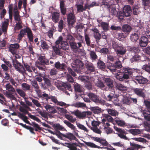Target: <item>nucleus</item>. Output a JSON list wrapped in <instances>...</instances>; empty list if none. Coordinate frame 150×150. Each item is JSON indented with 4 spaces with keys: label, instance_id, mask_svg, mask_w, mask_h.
Here are the masks:
<instances>
[{
    "label": "nucleus",
    "instance_id": "f257e3e1",
    "mask_svg": "<svg viewBox=\"0 0 150 150\" xmlns=\"http://www.w3.org/2000/svg\"><path fill=\"white\" fill-rule=\"evenodd\" d=\"M132 73L130 68H123L116 74L115 77L119 81H123L125 79H128Z\"/></svg>",
    "mask_w": 150,
    "mask_h": 150
},
{
    "label": "nucleus",
    "instance_id": "f03ea898",
    "mask_svg": "<svg viewBox=\"0 0 150 150\" xmlns=\"http://www.w3.org/2000/svg\"><path fill=\"white\" fill-rule=\"evenodd\" d=\"M112 46L115 50L117 56L119 57H122L127 52V49L125 47L118 45L116 42H113Z\"/></svg>",
    "mask_w": 150,
    "mask_h": 150
},
{
    "label": "nucleus",
    "instance_id": "7ed1b4c3",
    "mask_svg": "<svg viewBox=\"0 0 150 150\" xmlns=\"http://www.w3.org/2000/svg\"><path fill=\"white\" fill-rule=\"evenodd\" d=\"M51 133L56 134L58 137L62 140H65V138H67L70 140H74L77 141L78 139L74 135L70 133H68L66 134H64L61 133L60 132H50Z\"/></svg>",
    "mask_w": 150,
    "mask_h": 150
},
{
    "label": "nucleus",
    "instance_id": "20e7f679",
    "mask_svg": "<svg viewBox=\"0 0 150 150\" xmlns=\"http://www.w3.org/2000/svg\"><path fill=\"white\" fill-rule=\"evenodd\" d=\"M5 88L6 90L8 91L6 92V96L11 99L15 100L16 98L13 94L16 91L14 88L9 83H8L5 85Z\"/></svg>",
    "mask_w": 150,
    "mask_h": 150
},
{
    "label": "nucleus",
    "instance_id": "39448f33",
    "mask_svg": "<svg viewBox=\"0 0 150 150\" xmlns=\"http://www.w3.org/2000/svg\"><path fill=\"white\" fill-rule=\"evenodd\" d=\"M73 69L77 72H79L83 66L82 62L79 59H76L71 64Z\"/></svg>",
    "mask_w": 150,
    "mask_h": 150
},
{
    "label": "nucleus",
    "instance_id": "423d86ee",
    "mask_svg": "<svg viewBox=\"0 0 150 150\" xmlns=\"http://www.w3.org/2000/svg\"><path fill=\"white\" fill-rule=\"evenodd\" d=\"M12 63L13 67L17 71L22 74L25 73L26 70L23 66L17 60L12 59Z\"/></svg>",
    "mask_w": 150,
    "mask_h": 150
},
{
    "label": "nucleus",
    "instance_id": "0eeeda50",
    "mask_svg": "<svg viewBox=\"0 0 150 150\" xmlns=\"http://www.w3.org/2000/svg\"><path fill=\"white\" fill-rule=\"evenodd\" d=\"M63 38L62 36H59L58 39L56 41L55 43L57 45L61 43V47L63 50H67L69 48V45L67 42L65 41H62Z\"/></svg>",
    "mask_w": 150,
    "mask_h": 150
},
{
    "label": "nucleus",
    "instance_id": "6e6552de",
    "mask_svg": "<svg viewBox=\"0 0 150 150\" xmlns=\"http://www.w3.org/2000/svg\"><path fill=\"white\" fill-rule=\"evenodd\" d=\"M87 95L92 101L97 104H102L104 102V100L100 99L98 96L91 92L87 93Z\"/></svg>",
    "mask_w": 150,
    "mask_h": 150
},
{
    "label": "nucleus",
    "instance_id": "1a4fd4ad",
    "mask_svg": "<svg viewBox=\"0 0 150 150\" xmlns=\"http://www.w3.org/2000/svg\"><path fill=\"white\" fill-rule=\"evenodd\" d=\"M68 23L69 25H73L76 21L75 16L74 13H70L67 14Z\"/></svg>",
    "mask_w": 150,
    "mask_h": 150
},
{
    "label": "nucleus",
    "instance_id": "9d476101",
    "mask_svg": "<svg viewBox=\"0 0 150 150\" xmlns=\"http://www.w3.org/2000/svg\"><path fill=\"white\" fill-rule=\"evenodd\" d=\"M144 89L140 88H134L133 91L134 93L137 96L144 98L146 97L145 92H144Z\"/></svg>",
    "mask_w": 150,
    "mask_h": 150
},
{
    "label": "nucleus",
    "instance_id": "9b49d317",
    "mask_svg": "<svg viewBox=\"0 0 150 150\" xmlns=\"http://www.w3.org/2000/svg\"><path fill=\"white\" fill-rule=\"evenodd\" d=\"M100 124V122L98 120H93L91 122V125L92 127H91L90 128L91 130L93 131H101L99 129V125Z\"/></svg>",
    "mask_w": 150,
    "mask_h": 150
},
{
    "label": "nucleus",
    "instance_id": "f8f14e48",
    "mask_svg": "<svg viewBox=\"0 0 150 150\" xmlns=\"http://www.w3.org/2000/svg\"><path fill=\"white\" fill-rule=\"evenodd\" d=\"M19 45L18 43L11 44L8 47L9 51L13 54H16L17 50L19 48Z\"/></svg>",
    "mask_w": 150,
    "mask_h": 150
},
{
    "label": "nucleus",
    "instance_id": "ddd939ff",
    "mask_svg": "<svg viewBox=\"0 0 150 150\" xmlns=\"http://www.w3.org/2000/svg\"><path fill=\"white\" fill-rule=\"evenodd\" d=\"M123 12L125 14V17H129L132 13V9L129 5L125 6L123 9Z\"/></svg>",
    "mask_w": 150,
    "mask_h": 150
},
{
    "label": "nucleus",
    "instance_id": "4468645a",
    "mask_svg": "<svg viewBox=\"0 0 150 150\" xmlns=\"http://www.w3.org/2000/svg\"><path fill=\"white\" fill-rule=\"evenodd\" d=\"M135 80L136 82L140 84H144L148 81L147 79L142 76H136Z\"/></svg>",
    "mask_w": 150,
    "mask_h": 150
},
{
    "label": "nucleus",
    "instance_id": "2eb2a0df",
    "mask_svg": "<svg viewBox=\"0 0 150 150\" xmlns=\"http://www.w3.org/2000/svg\"><path fill=\"white\" fill-rule=\"evenodd\" d=\"M87 69L86 74H89L95 71V67L93 64L91 63L88 62L85 64Z\"/></svg>",
    "mask_w": 150,
    "mask_h": 150
},
{
    "label": "nucleus",
    "instance_id": "dca6fc26",
    "mask_svg": "<svg viewBox=\"0 0 150 150\" xmlns=\"http://www.w3.org/2000/svg\"><path fill=\"white\" fill-rule=\"evenodd\" d=\"M31 84L34 88L35 91L37 94H39L41 93V91L39 89V87L37 81L35 80H33L31 81Z\"/></svg>",
    "mask_w": 150,
    "mask_h": 150
},
{
    "label": "nucleus",
    "instance_id": "f3484780",
    "mask_svg": "<svg viewBox=\"0 0 150 150\" xmlns=\"http://www.w3.org/2000/svg\"><path fill=\"white\" fill-rule=\"evenodd\" d=\"M103 117L104 118L102 119V122L103 123H105L107 121L108 122L113 123L114 121V119L110 115L108 114L104 115Z\"/></svg>",
    "mask_w": 150,
    "mask_h": 150
},
{
    "label": "nucleus",
    "instance_id": "a211bd4d",
    "mask_svg": "<svg viewBox=\"0 0 150 150\" xmlns=\"http://www.w3.org/2000/svg\"><path fill=\"white\" fill-rule=\"evenodd\" d=\"M96 85L103 91H108V88L104 84L103 82L100 80H98L96 83Z\"/></svg>",
    "mask_w": 150,
    "mask_h": 150
},
{
    "label": "nucleus",
    "instance_id": "6ab92c4d",
    "mask_svg": "<svg viewBox=\"0 0 150 150\" xmlns=\"http://www.w3.org/2000/svg\"><path fill=\"white\" fill-rule=\"evenodd\" d=\"M132 28L131 27L128 25H124L122 27V31L126 34L128 35L130 32L131 31Z\"/></svg>",
    "mask_w": 150,
    "mask_h": 150
},
{
    "label": "nucleus",
    "instance_id": "aec40b11",
    "mask_svg": "<svg viewBox=\"0 0 150 150\" xmlns=\"http://www.w3.org/2000/svg\"><path fill=\"white\" fill-rule=\"evenodd\" d=\"M40 62V64L42 65H48L49 64V60L44 56L40 55L38 59Z\"/></svg>",
    "mask_w": 150,
    "mask_h": 150
},
{
    "label": "nucleus",
    "instance_id": "412c9836",
    "mask_svg": "<svg viewBox=\"0 0 150 150\" xmlns=\"http://www.w3.org/2000/svg\"><path fill=\"white\" fill-rule=\"evenodd\" d=\"M148 42V38L146 36H143L141 38L139 44L140 46L144 47L147 45Z\"/></svg>",
    "mask_w": 150,
    "mask_h": 150
},
{
    "label": "nucleus",
    "instance_id": "4be33fe9",
    "mask_svg": "<svg viewBox=\"0 0 150 150\" xmlns=\"http://www.w3.org/2000/svg\"><path fill=\"white\" fill-rule=\"evenodd\" d=\"M93 79L92 77H89L87 76H81L78 77V79L82 81L90 82L92 81Z\"/></svg>",
    "mask_w": 150,
    "mask_h": 150
},
{
    "label": "nucleus",
    "instance_id": "5701e85b",
    "mask_svg": "<svg viewBox=\"0 0 150 150\" xmlns=\"http://www.w3.org/2000/svg\"><path fill=\"white\" fill-rule=\"evenodd\" d=\"M60 14L57 12H54L52 15V19L54 23H57L59 20Z\"/></svg>",
    "mask_w": 150,
    "mask_h": 150
},
{
    "label": "nucleus",
    "instance_id": "b1692460",
    "mask_svg": "<svg viewBox=\"0 0 150 150\" xmlns=\"http://www.w3.org/2000/svg\"><path fill=\"white\" fill-rule=\"evenodd\" d=\"M8 21L6 20L2 22L1 26V29L3 30V32L4 34L6 33L8 27Z\"/></svg>",
    "mask_w": 150,
    "mask_h": 150
},
{
    "label": "nucleus",
    "instance_id": "393cba45",
    "mask_svg": "<svg viewBox=\"0 0 150 150\" xmlns=\"http://www.w3.org/2000/svg\"><path fill=\"white\" fill-rule=\"evenodd\" d=\"M106 110L108 112V115L116 117L118 116L119 114L118 112L113 109L107 108L106 109Z\"/></svg>",
    "mask_w": 150,
    "mask_h": 150
},
{
    "label": "nucleus",
    "instance_id": "a878e982",
    "mask_svg": "<svg viewBox=\"0 0 150 150\" xmlns=\"http://www.w3.org/2000/svg\"><path fill=\"white\" fill-rule=\"evenodd\" d=\"M47 111L51 113H55L57 112V110L54 108L50 105H47L45 106Z\"/></svg>",
    "mask_w": 150,
    "mask_h": 150
},
{
    "label": "nucleus",
    "instance_id": "bb28decb",
    "mask_svg": "<svg viewBox=\"0 0 150 150\" xmlns=\"http://www.w3.org/2000/svg\"><path fill=\"white\" fill-rule=\"evenodd\" d=\"M116 87L118 90L121 91H125L127 90V86L120 83H116Z\"/></svg>",
    "mask_w": 150,
    "mask_h": 150
},
{
    "label": "nucleus",
    "instance_id": "cd10ccee",
    "mask_svg": "<svg viewBox=\"0 0 150 150\" xmlns=\"http://www.w3.org/2000/svg\"><path fill=\"white\" fill-rule=\"evenodd\" d=\"M53 51L54 53V54L56 55L60 56L61 53L60 52V48L59 47L58 45H55V46H52Z\"/></svg>",
    "mask_w": 150,
    "mask_h": 150
},
{
    "label": "nucleus",
    "instance_id": "c85d7f7f",
    "mask_svg": "<svg viewBox=\"0 0 150 150\" xmlns=\"http://www.w3.org/2000/svg\"><path fill=\"white\" fill-rule=\"evenodd\" d=\"M54 67L57 69H61L62 70L65 69L66 65L64 63L61 64L59 62H57L54 64Z\"/></svg>",
    "mask_w": 150,
    "mask_h": 150
},
{
    "label": "nucleus",
    "instance_id": "c756f323",
    "mask_svg": "<svg viewBox=\"0 0 150 150\" xmlns=\"http://www.w3.org/2000/svg\"><path fill=\"white\" fill-rule=\"evenodd\" d=\"M37 95L39 97L42 98V99L45 100L47 102H48V100L50 99V96H49L47 94L45 93V92H43L42 94L40 93L39 94H37Z\"/></svg>",
    "mask_w": 150,
    "mask_h": 150
},
{
    "label": "nucleus",
    "instance_id": "7c9ffc66",
    "mask_svg": "<svg viewBox=\"0 0 150 150\" xmlns=\"http://www.w3.org/2000/svg\"><path fill=\"white\" fill-rule=\"evenodd\" d=\"M27 35L28 39V40L30 42H33V35L31 30L28 28V29Z\"/></svg>",
    "mask_w": 150,
    "mask_h": 150
},
{
    "label": "nucleus",
    "instance_id": "2f4dec72",
    "mask_svg": "<svg viewBox=\"0 0 150 150\" xmlns=\"http://www.w3.org/2000/svg\"><path fill=\"white\" fill-rule=\"evenodd\" d=\"M90 109L94 114H99L102 112L101 109L98 106L91 107Z\"/></svg>",
    "mask_w": 150,
    "mask_h": 150
},
{
    "label": "nucleus",
    "instance_id": "473e14b6",
    "mask_svg": "<svg viewBox=\"0 0 150 150\" xmlns=\"http://www.w3.org/2000/svg\"><path fill=\"white\" fill-rule=\"evenodd\" d=\"M142 113L144 118L148 121H150V111L148 110H144Z\"/></svg>",
    "mask_w": 150,
    "mask_h": 150
},
{
    "label": "nucleus",
    "instance_id": "72a5a7b5",
    "mask_svg": "<svg viewBox=\"0 0 150 150\" xmlns=\"http://www.w3.org/2000/svg\"><path fill=\"white\" fill-rule=\"evenodd\" d=\"M105 81L109 88H112L113 87L112 80L110 78H105Z\"/></svg>",
    "mask_w": 150,
    "mask_h": 150
},
{
    "label": "nucleus",
    "instance_id": "f704fd0d",
    "mask_svg": "<svg viewBox=\"0 0 150 150\" xmlns=\"http://www.w3.org/2000/svg\"><path fill=\"white\" fill-rule=\"evenodd\" d=\"M16 91L18 95L23 98H25L26 94L23 89L19 88H17Z\"/></svg>",
    "mask_w": 150,
    "mask_h": 150
},
{
    "label": "nucleus",
    "instance_id": "c9c22d12",
    "mask_svg": "<svg viewBox=\"0 0 150 150\" xmlns=\"http://www.w3.org/2000/svg\"><path fill=\"white\" fill-rule=\"evenodd\" d=\"M114 120L116 123L119 126L123 127L125 124V122L124 121L121 120L119 118L116 117Z\"/></svg>",
    "mask_w": 150,
    "mask_h": 150
},
{
    "label": "nucleus",
    "instance_id": "e433bc0d",
    "mask_svg": "<svg viewBox=\"0 0 150 150\" xmlns=\"http://www.w3.org/2000/svg\"><path fill=\"white\" fill-rule=\"evenodd\" d=\"M84 142L87 146L92 148H97L98 149H102L103 148V147L96 145L92 142H87L85 141Z\"/></svg>",
    "mask_w": 150,
    "mask_h": 150
},
{
    "label": "nucleus",
    "instance_id": "4c0bfd02",
    "mask_svg": "<svg viewBox=\"0 0 150 150\" xmlns=\"http://www.w3.org/2000/svg\"><path fill=\"white\" fill-rule=\"evenodd\" d=\"M100 26L105 31H107L109 29V24L106 22H101L100 23Z\"/></svg>",
    "mask_w": 150,
    "mask_h": 150
},
{
    "label": "nucleus",
    "instance_id": "58836bf2",
    "mask_svg": "<svg viewBox=\"0 0 150 150\" xmlns=\"http://www.w3.org/2000/svg\"><path fill=\"white\" fill-rule=\"evenodd\" d=\"M75 91L78 92H82L83 89L82 87L77 83H74V84Z\"/></svg>",
    "mask_w": 150,
    "mask_h": 150
},
{
    "label": "nucleus",
    "instance_id": "ea45409f",
    "mask_svg": "<svg viewBox=\"0 0 150 150\" xmlns=\"http://www.w3.org/2000/svg\"><path fill=\"white\" fill-rule=\"evenodd\" d=\"M98 67V68L104 70L106 67L105 64L102 61L99 60L97 62Z\"/></svg>",
    "mask_w": 150,
    "mask_h": 150
},
{
    "label": "nucleus",
    "instance_id": "a19ab883",
    "mask_svg": "<svg viewBox=\"0 0 150 150\" xmlns=\"http://www.w3.org/2000/svg\"><path fill=\"white\" fill-rule=\"evenodd\" d=\"M116 16L119 19L122 20L125 17V16L123 11H119L117 13Z\"/></svg>",
    "mask_w": 150,
    "mask_h": 150
},
{
    "label": "nucleus",
    "instance_id": "79ce46f5",
    "mask_svg": "<svg viewBox=\"0 0 150 150\" xmlns=\"http://www.w3.org/2000/svg\"><path fill=\"white\" fill-rule=\"evenodd\" d=\"M28 108H25L23 107H20L19 108V110L24 114H27L28 115V114H30V113L28 112V110H30V108L28 106Z\"/></svg>",
    "mask_w": 150,
    "mask_h": 150
},
{
    "label": "nucleus",
    "instance_id": "37998d69",
    "mask_svg": "<svg viewBox=\"0 0 150 150\" xmlns=\"http://www.w3.org/2000/svg\"><path fill=\"white\" fill-rule=\"evenodd\" d=\"M21 86L24 91H30L31 89L30 86L27 83H23L21 84Z\"/></svg>",
    "mask_w": 150,
    "mask_h": 150
},
{
    "label": "nucleus",
    "instance_id": "c03bdc74",
    "mask_svg": "<svg viewBox=\"0 0 150 150\" xmlns=\"http://www.w3.org/2000/svg\"><path fill=\"white\" fill-rule=\"evenodd\" d=\"M140 59V56L138 54H136L133 56V57L130 59V61L131 63H133L139 61Z\"/></svg>",
    "mask_w": 150,
    "mask_h": 150
},
{
    "label": "nucleus",
    "instance_id": "a18cd8bd",
    "mask_svg": "<svg viewBox=\"0 0 150 150\" xmlns=\"http://www.w3.org/2000/svg\"><path fill=\"white\" fill-rule=\"evenodd\" d=\"M109 11L112 15H115L117 12L116 7L114 6H110L109 7Z\"/></svg>",
    "mask_w": 150,
    "mask_h": 150
},
{
    "label": "nucleus",
    "instance_id": "49530a36",
    "mask_svg": "<svg viewBox=\"0 0 150 150\" xmlns=\"http://www.w3.org/2000/svg\"><path fill=\"white\" fill-rule=\"evenodd\" d=\"M55 30V28L54 27H52V29L49 30L47 33V34L50 38H53V35L54 32Z\"/></svg>",
    "mask_w": 150,
    "mask_h": 150
},
{
    "label": "nucleus",
    "instance_id": "de8ad7c7",
    "mask_svg": "<svg viewBox=\"0 0 150 150\" xmlns=\"http://www.w3.org/2000/svg\"><path fill=\"white\" fill-rule=\"evenodd\" d=\"M69 44L70 48L73 51H76L77 50V45L76 43L74 41Z\"/></svg>",
    "mask_w": 150,
    "mask_h": 150
},
{
    "label": "nucleus",
    "instance_id": "09e8293b",
    "mask_svg": "<svg viewBox=\"0 0 150 150\" xmlns=\"http://www.w3.org/2000/svg\"><path fill=\"white\" fill-rule=\"evenodd\" d=\"M64 22L62 20H61L59 21L58 25V31L61 32L64 27Z\"/></svg>",
    "mask_w": 150,
    "mask_h": 150
},
{
    "label": "nucleus",
    "instance_id": "8fccbe9b",
    "mask_svg": "<svg viewBox=\"0 0 150 150\" xmlns=\"http://www.w3.org/2000/svg\"><path fill=\"white\" fill-rule=\"evenodd\" d=\"M139 38L138 35L135 33L132 34L130 36V39L133 42H136Z\"/></svg>",
    "mask_w": 150,
    "mask_h": 150
},
{
    "label": "nucleus",
    "instance_id": "3c124183",
    "mask_svg": "<svg viewBox=\"0 0 150 150\" xmlns=\"http://www.w3.org/2000/svg\"><path fill=\"white\" fill-rule=\"evenodd\" d=\"M118 133H116L118 136L121 138L123 139H127V138L125 135V134H127L126 132H118Z\"/></svg>",
    "mask_w": 150,
    "mask_h": 150
},
{
    "label": "nucleus",
    "instance_id": "603ef678",
    "mask_svg": "<svg viewBox=\"0 0 150 150\" xmlns=\"http://www.w3.org/2000/svg\"><path fill=\"white\" fill-rule=\"evenodd\" d=\"M53 127L54 128L56 129L62 131L66 130L64 127L60 125L59 124H54L53 125Z\"/></svg>",
    "mask_w": 150,
    "mask_h": 150
},
{
    "label": "nucleus",
    "instance_id": "864d4df0",
    "mask_svg": "<svg viewBox=\"0 0 150 150\" xmlns=\"http://www.w3.org/2000/svg\"><path fill=\"white\" fill-rule=\"evenodd\" d=\"M128 35H127V34H126L125 33H120L118 34L117 36H118V40H123Z\"/></svg>",
    "mask_w": 150,
    "mask_h": 150
},
{
    "label": "nucleus",
    "instance_id": "5fc2aeb1",
    "mask_svg": "<svg viewBox=\"0 0 150 150\" xmlns=\"http://www.w3.org/2000/svg\"><path fill=\"white\" fill-rule=\"evenodd\" d=\"M133 13L134 15H137L140 12L139 7L138 6H135L133 8Z\"/></svg>",
    "mask_w": 150,
    "mask_h": 150
},
{
    "label": "nucleus",
    "instance_id": "6e6d98bb",
    "mask_svg": "<svg viewBox=\"0 0 150 150\" xmlns=\"http://www.w3.org/2000/svg\"><path fill=\"white\" fill-rule=\"evenodd\" d=\"M13 16L14 20L16 22L21 21L20 18L19 13H16L13 14Z\"/></svg>",
    "mask_w": 150,
    "mask_h": 150
},
{
    "label": "nucleus",
    "instance_id": "4d7b16f0",
    "mask_svg": "<svg viewBox=\"0 0 150 150\" xmlns=\"http://www.w3.org/2000/svg\"><path fill=\"white\" fill-rule=\"evenodd\" d=\"M65 116L66 118L72 122H74L76 120V119L75 118H73L71 115L67 114L65 115Z\"/></svg>",
    "mask_w": 150,
    "mask_h": 150
},
{
    "label": "nucleus",
    "instance_id": "13d9d810",
    "mask_svg": "<svg viewBox=\"0 0 150 150\" xmlns=\"http://www.w3.org/2000/svg\"><path fill=\"white\" fill-rule=\"evenodd\" d=\"M41 46L43 49L48 50L49 48V46L45 41H41Z\"/></svg>",
    "mask_w": 150,
    "mask_h": 150
},
{
    "label": "nucleus",
    "instance_id": "bf43d9fd",
    "mask_svg": "<svg viewBox=\"0 0 150 150\" xmlns=\"http://www.w3.org/2000/svg\"><path fill=\"white\" fill-rule=\"evenodd\" d=\"M107 68L112 72H115L116 70V69L114 64H111V65L107 66Z\"/></svg>",
    "mask_w": 150,
    "mask_h": 150
},
{
    "label": "nucleus",
    "instance_id": "052dcab7",
    "mask_svg": "<svg viewBox=\"0 0 150 150\" xmlns=\"http://www.w3.org/2000/svg\"><path fill=\"white\" fill-rule=\"evenodd\" d=\"M30 98L32 102L35 105L38 107H41V105L38 100L33 99L32 98Z\"/></svg>",
    "mask_w": 150,
    "mask_h": 150
},
{
    "label": "nucleus",
    "instance_id": "680f3d73",
    "mask_svg": "<svg viewBox=\"0 0 150 150\" xmlns=\"http://www.w3.org/2000/svg\"><path fill=\"white\" fill-rule=\"evenodd\" d=\"M89 54L91 57L92 59L95 60L97 59L98 57L94 51H90Z\"/></svg>",
    "mask_w": 150,
    "mask_h": 150
},
{
    "label": "nucleus",
    "instance_id": "e2e57ef3",
    "mask_svg": "<svg viewBox=\"0 0 150 150\" xmlns=\"http://www.w3.org/2000/svg\"><path fill=\"white\" fill-rule=\"evenodd\" d=\"M67 40L68 41L69 44L75 41V39L74 37L71 35H68L67 37Z\"/></svg>",
    "mask_w": 150,
    "mask_h": 150
},
{
    "label": "nucleus",
    "instance_id": "0e129e2a",
    "mask_svg": "<svg viewBox=\"0 0 150 150\" xmlns=\"http://www.w3.org/2000/svg\"><path fill=\"white\" fill-rule=\"evenodd\" d=\"M43 80L45 83L48 87H50L52 85L50 80L47 78H44Z\"/></svg>",
    "mask_w": 150,
    "mask_h": 150
},
{
    "label": "nucleus",
    "instance_id": "69168bd1",
    "mask_svg": "<svg viewBox=\"0 0 150 150\" xmlns=\"http://www.w3.org/2000/svg\"><path fill=\"white\" fill-rule=\"evenodd\" d=\"M114 64L116 69H120L122 67L121 62L119 60L116 61Z\"/></svg>",
    "mask_w": 150,
    "mask_h": 150
},
{
    "label": "nucleus",
    "instance_id": "338daca9",
    "mask_svg": "<svg viewBox=\"0 0 150 150\" xmlns=\"http://www.w3.org/2000/svg\"><path fill=\"white\" fill-rule=\"evenodd\" d=\"M75 106L77 108H84L86 107V105L84 103L77 102L75 104Z\"/></svg>",
    "mask_w": 150,
    "mask_h": 150
},
{
    "label": "nucleus",
    "instance_id": "774afa93",
    "mask_svg": "<svg viewBox=\"0 0 150 150\" xmlns=\"http://www.w3.org/2000/svg\"><path fill=\"white\" fill-rule=\"evenodd\" d=\"M64 122L69 127L71 128V129L74 130L75 129V127L68 121L64 120Z\"/></svg>",
    "mask_w": 150,
    "mask_h": 150
}]
</instances>
